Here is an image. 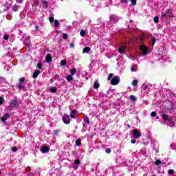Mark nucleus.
<instances>
[{
  "mask_svg": "<svg viewBox=\"0 0 176 176\" xmlns=\"http://www.w3.org/2000/svg\"><path fill=\"white\" fill-rule=\"evenodd\" d=\"M154 23H155L156 24L159 23V16H156L154 17Z\"/></svg>",
  "mask_w": 176,
  "mask_h": 176,
  "instance_id": "23",
  "label": "nucleus"
},
{
  "mask_svg": "<svg viewBox=\"0 0 176 176\" xmlns=\"http://www.w3.org/2000/svg\"><path fill=\"white\" fill-rule=\"evenodd\" d=\"M112 78H113V74H109V77H108V80H111V79H112Z\"/></svg>",
  "mask_w": 176,
  "mask_h": 176,
  "instance_id": "30",
  "label": "nucleus"
},
{
  "mask_svg": "<svg viewBox=\"0 0 176 176\" xmlns=\"http://www.w3.org/2000/svg\"><path fill=\"white\" fill-rule=\"evenodd\" d=\"M168 174H173V173H174V170H173V169H170L169 170H168Z\"/></svg>",
  "mask_w": 176,
  "mask_h": 176,
  "instance_id": "40",
  "label": "nucleus"
},
{
  "mask_svg": "<svg viewBox=\"0 0 176 176\" xmlns=\"http://www.w3.org/2000/svg\"><path fill=\"white\" fill-rule=\"evenodd\" d=\"M36 68H38V69H42V64L38 63L36 65Z\"/></svg>",
  "mask_w": 176,
  "mask_h": 176,
  "instance_id": "27",
  "label": "nucleus"
},
{
  "mask_svg": "<svg viewBox=\"0 0 176 176\" xmlns=\"http://www.w3.org/2000/svg\"><path fill=\"white\" fill-rule=\"evenodd\" d=\"M162 119L164 120H168V116H167L166 114L164 113L162 115Z\"/></svg>",
  "mask_w": 176,
  "mask_h": 176,
  "instance_id": "20",
  "label": "nucleus"
},
{
  "mask_svg": "<svg viewBox=\"0 0 176 176\" xmlns=\"http://www.w3.org/2000/svg\"><path fill=\"white\" fill-rule=\"evenodd\" d=\"M166 14H168V13H170V10H166Z\"/></svg>",
  "mask_w": 176,
  "mask_h": 176,
  "instance_id": "51",
  "label": "nucleus"
},
{
  "mask_svg": "<svg viewBox=\"0 0 176 176\" xmlns=\"http://www.w3.org/2000/svg\"><path fill=\"white\" fill-rule=\"evenodd\" d=\"M79 163H80V160H74V164H79Z\"/></svg>",
  "mask_w": 176,
  "mask_h": 176,
  "instance_id": "35",
  "label": "nucleus"
},
{
  "mask_svg": "<svg viewBox=\"0 0 176 176\" xmlns=\"http://www.w3.org/2000/svg\"><path fill=\"white\" fill-rule=\"evenodd\" d=\"M118 52L120 53V54L124 53L126 52V47L121 46L118 48Z\"/></svg>",
  "mask_w": 176,
  "mask_h": 176,
  "instance_id": "8",
  "label": "nucleus"
},
{
  "mask_svg": "<svg viewBox=\"0 0 176 176\" xmlns=\"http://www.w3.org/2000/svg\"><path fill=\"white\" fill-rule=\"evenodd\" d=\"M4 39H5L6 41H8V39H9V36L5 35V36H4Z\"/></svg>",
  "mask_w": 176,
  "mask_h": 176,
  "instance_id": "47",
  "label": "nucleus"
},
{
  "mask_svg": "<svg viewBox=\"0 0 176 176\" xmlns=\"http://www.w3.org/2000/svg\"><path fill=\"white\" fill-rule=\"evenodd\" d=\"M76 145H77V146H80V140H77L76 142Z\"/></svg>",
  "mask_w": 176,
  "mask_h": 176,
  "instance_id": "32",
  "label": "nucleus"
},
{
  "mask_svg": "<svg viewBox=\"0 0 176 176\" xmlns=\"http://www.w3.org/2000/svg\"><path fill=\"white\" fill-rule=\"evenodd\" d=\"M111 149L110 148H106V153H110Z\"/></svg>",
  "mask_w": 176,
  "mask_h": 176,
  "instance_id": "42",
  "label": "nucleus"
},
{
  "mask_svg": "<svg viewBox=\"0 0 176 176\" xmlns=\"http://www.w3.org/2000/svg\"><path fill=\"white\" fill-rule=\"evenodd\" d=\"M54 135H58V131H54Z\"/></svg>",
  "mask_w": 176,
  "mask_h": 176,
  "instance_id": "41",
  "label": "nucleus"
},
{
  "mask_svg": "<svg viewBox=\"0 0 176 176\" xmlns=\"http://www.w3.org/2000/svg\"><path fill=\"white\" fill-rule=\"evenodd\" d=\"M67 82H72V80H74V77H72V76H68L67 78Z\"/></svg>",
  "mask_w": 176,
  "mask_h": 176,
  "instance_id": "17",
  "label": "nucleus"
},
{
  "mask_svg": "<svg viewBox=\"0 0 176 176\" xmlns=\"http://www.w3.org/2000/svg\"><path fill=\"white\" fill-rule=\"evenodd\" d=\"M94 87V89H98V87H100V83H98V81H95Z\"/></svg>",
  "mask_w": 176,
  "mask_h": 176,
  "instance_id": "13",
  "label": "nucleus"
},
{
  "mask_svg": "<svg viewBox=\"0 0 176 176\" xmlns=\"http://www.w3.org/2000/svg\"><path fill=\"white\" fill-rule=\"evenodd\" d=\"M151 116L153 117V118H155V116H156V113L155 111H153L151 114Z\"/></svg>",
  "mask_w": 176,
  "mask_h": 176,
  "instance_id": "38",
  "label": "nucleus"
},
{
  "mask_svg": "<svg viewBox=\"0 0 176 176\" xmlns=\"http://www.w3.org/2000/svg\"><path fill=\"white\" fill-rule=\"evenodd\" d=\"M128 128L130 129V125H128Z\"/></svg>",
  "mask_w": 176,
  "mask_h": 176,
  "instance_id": "54",
  "label": "nucleus"
},
{
  "mask_svg": "<svg viewBox=\"0 0 176 176\" xmlns=\"http://www.w3.org/2000/svg\"><path fill=\"white\" fill-rule=\"evenodd\" d=\"M20 8V6L17 5V4H15L12 9L14 10V12H17V10H19V8Z\"/></svg>",
  "mask_w": 176,
  "mask_h": 176,
  "instance_id": "12",
  "label": "nucleus"
},
{
  "mask_svg": "<svg viewBox=\"0 0 176 176\" xmlns=\"http://www.w3.org/2000/svg\"><path fill=\"white\" fill-rule=\"evenodd\" d=\"M76 74V69H71V75L72 76H74Z\"/></svg>",
  "mask_w": 176,
  "mask_h": 176,
  "instance_id": "19",
  "label": "nucleus"
},
{
  "mask_svg": "<svg viewBox=\"0 0 176 176\" xmlns=\"http://www.w3.org/2000/svg\"><path fill=\"white\" fill-rule=\"evenodd\" d=\"M136 67H137L136 65L132 66V67H131V72H135L137 71V69H135Z\"/></svg>",
  "mask_w": 176,
  "mask_h": 176,
  "instance_id": "26",
  "label": "nucleus"
},
{
  "mask_svg": "<svg viewBox=\"0 0 176 176\" xmlns=\"http://www.w3.org/2000/svg\"><path fill=\"white\" fill-rule=\"evenodd\" d=\"M12 152H17V147H16V146L12 147Z\"/></svg>",
  "mask_w": 176,
  "mask_h": 176,
  "instance_id": "33",
  "label": "nucleus"
},
{
  "mask_svg": "<svg viewBox=\"0 0 176 176\" xmlns=\"http://www.w3.org/2000/svg\"><path fill=\"white\" fill-rule=\"evenodd\" d=\"M85 122H86V123H87L88 124H90V120H89L88 118H85Z\"/></svg>",
  "mask_w": 176,
  "mask_h": 176,
  "instance_id": "39",
  "label": "nucleus"
},
{
  "mask_svg": "<svg viewBox=\"0 0 176 176\" xmlns=\"http://www.w3.org/2000/svg\"><path fill=\"white\" fill-rule=\"evenodd\" d=\"M9 118H10V115L4 114L3 116V117H1V122H3V123H5V122H6V120H8V119H9Z\"/></svg>",
  "mask_w": 176,
  "mask_h": 176,
  "instance_id": "5",
  "label": "nucleus"
},
{
  "mask_svg": "<svg viewBox=\"0 0 176 176\" xmlns=\"http://www.w3.org/2000/svg\"><path fill=\"white\" fill-rule=\"evenodd\" d=\"M39 74H41V71L39 70H36L34 73H33V78L35 79L36 78H38V75H39Z\"/></svg>",
  "mask_w": 176,
  "mask_h": 176,
  "instance_id": "10",
  "label": "nucleus"
},
{
  "mask_svg": "<svg viewBox=\"0 0 176 176\" xmlns=\"http://www.w3.org/2000/svg\"><path fill=\"white\" fill-rule=\"evenodd\" d=\"M54 27H58V25H60V22L57 19H55L54 21Z\"/></svg>",
  "mask_w": 176,
  "mask_h": 176,
  "instance_id": "14",
  "label": "nucleus"
},
{
  "mask_svg": "<svg viewBox=\"0 0 176 176\" xmlns=\"http://www.w3.org/2000/svg\"><path fill=\"white\" fill-rule=\"evenodd\" d=\"M120 82V78L119 77V76H114L111 80V84L113 86H116V85H119Z\"/></svg>",
  "mask_w": 176,
  "mask_h": 176,
  "instance_id": "1",
  "label": "nucleus"
},
{
  "mask_svg": "<svg viewBox=\"0 0 176 176\" xmlns=\"http://www.w3.org/2000/svg\"><path fill=\"white\" fill-rule=\"evenodd\" d=\"M140 49L144 56H146V54H148V48L146 47V46L140 45Z\"/></svg>",
  "mask_w": 176,
  "mask_h": 176,
  "instance_id": "3",
  "label": "nucleus"
},
{
  "mask_svg": "<svg viewBox=\"0 0 176 176\" xmlns=\"http://www.w3.org/2000/svg\"><path fill=\"white\" fill-rule=\"evenodd\" d=\"M21 103V102L19 101L17 98H15L11 101L10 105V107H17V104Z\"/></svg>",
  "mask_w": 176,
  "mask_h": 176,
  "instance_id": "4",
  "label": "nucleus"
},
{
  "mask_svg": "<svg viewBox=\"0 0 176 176\" xmlns=\"http://www.w3.org/2000/svg\"><path fill=\"white\" fill-rule=\"evenodd\" d=\"M156 42V39L155 38H153V45H155V43Z\"/></svg>",
  "mask_w": 176,
  "mask_h": 176,
  "instance_id": "50",
  "label": "nucleus"
},
{
  "mask_svg": "<svg viewBox=\"0 0 176 176\" xmlns=\"http://www.w3.org/2000/svg\"><path fill=\"white\" fill-rule=\"evenodd\" d=\"M53 21H54V17L53 16L50 17V22L53 23Z\"/></svg>",
  "mask_w": 176,
  "mask_h": 176,
  "instance_id": "36",
  "label": "nucleus"
},
{
  "mask_svg": "<svg viewBox=\"0 0 176 176\" xmlns=\"http://www.w3.org/2000/svg\"><path fill=\"white\" fill-rule=\"evenodd\" d=\"M16 2L17 3H23V0H16Z\"/></svg>",
  "mask_w": 176,
  "mask_h": 176,
  "instance_id": "43",
  "label": "nucleus"
},
{
  "mask_svg": "<svg viewBox=\"0 0 176 176\" xmlns=\"http://www.w3.org/2000/svg\"><path fill=\"white\" fill-rule=\"evenodd\" d=\"M90 52V47H87L83 49V53H89Z\"/></svg>",
  "mask_w": 176,
  "mask_h": 176,
  "instance_id": "15",
  "label": "nucleus"
},
{
  "mask_svg": "<svg viewBox=\"0 0 176 176\" xmlns=\"http://www.w3.org/2000/svg\"><path fill=\"white\" fill-rule=\"evenodd\" d=\"M50 91H51V93H56L57 91V88L52 87V88H50Z\"/></svg>",
  "mask_w": 176,
  "mask_h": 176,
  "instance_id": "18",
  "label": "nucleus"
},
{
  "mask_svg": "<svg viewBox=\"0 0 176 176\" xmlns=\"http://www.w3.org/2000/svg\"><path fill=\"white\" fill-rule=\"evenodd\" d=\"M67 65V60H62L60 61V65H62L63 67H64V65Z\"/></svg>",
  "mask_w": 176,
  "mask_h": 176,
  "instance_id": "22",
  "label": "nucleus"
},
{
  "mask_svg": "<svg viewBox=\"0 0 176 176\" xmlns=\"http://www.w3.org/2000/svg\"><path fill=\"white\" fill-rule=\"evenodd\" d=\"M162 16V17H167V16H168V14L166 13H164Z\"/></svg>",
  "mask_w": 176,
  "mask_h": 176,
  "instance_id": "45",
  "label": "nucleus"
},
{
  "mask_svg": "<svg viewBox=\"0 0 176 176\" xmlns=\"http://www.w3.org/2000/svg\"><path fill=\"white\" fill-rule=\"evenodd\" d=\"M52 55L50 54H47L45 56V61L46 63H51L52 62Z\"/></svg>",
  "mask_w": 176,
  "mask_h": 176,
  "instance_id": "7",
  "label": "nucleus"
},
{
  "mask_svg": "<svg viewBox=\"0 0 176 176\" xmlns=\"http://www.w3.org/2000/svg\"><path fill=\"white\" fill-rule=\"evenodd\" d=\"M159 164H162V162L160 160L155 161V165L159 166Z\"/></svg>",
  "mask_w": 176,
  "mask_h": 176,
  "instance_id": "28",
  "label": "nucleus"
},
{
  "mask_svg": "<svg viewBox=\"0 0 176 176\" xmlns=\"http://www.w3.org/2000/svg\"><path fill=\"white\" fill-rule=\"evenodd\" d=\"M28 176H34V174L30 173Z\"/></svg>",
  "mask_w": 176,
  "mask_h": 176,
  "instance_id": "53",
  "label": "nucleus"
},
{
  "mask_svg": "<svg viewBox=\"0 0 176 176\" xmlns=\"http://www.w3.org/2000/svg\"><path fill=\"white\" fill-rule=\"evenodd\" d=\"M3 101H4L3 98L0 97V104H3Z\"/></svg>",
  "mask_w": 176,
  "mask_h": 176,
  "instance_id": "37",
  "label": "nucleus"
},
{
  "mask_svg": "<svg viewBox=\"0 0 176 176\" xmlns=\"http://www.w3.org/2000/svg\"><path fill=\"white\" fill-rule=\"evenodd\" d=\"M62 120L65 124H69V123H71V118H69V116L67 114L63 115Z\"/></svg>",
  "mask_w": 176,
  "mask_h": 176,
  "instance_id": "2",
  "label": "nucleus"
},
{
  "mask_svg": "<svg viewBox=\"0 0 176 176\" xmlns=\"http://www.w3.org/2000/svg\"><path fill=\"white\" fill-rule=\"evenodd\" d=\"M157 119H159V117H157Z\"/></svg>",
  "mask_w": 176,
  "mask_h": 176,
  "instance_id": "56",
  "label": "nucleus"
},
{
  "mask_svg": "<svg viewBox=\"0 0 176 176\" xmlns=\"http://www.w3.org/2000/svg\"><path fill=\"white\" fill-rule=\"evenodd\" d=\"M43 8L44 9H47V8H49V3H47V1H44L43 2Z\"/></svg>",
  "mask_w": 176,
  "mask_h": 176,
  "instance_id": "11",
  "label": "nucleus"
},
{
  "mask_svg": "<svg viewBox=\"0 0 176 176\" xmlns=\"http://www.w3.org/2000/svg\"><path fill=\"white\" fill-rule=\"evenodd\" d=\"M137 85H138V80H134L132 82V85H133V86H137Z\"/></svg>",
  "mask_w": 176,
  "mask_h": 176,
  "instance_id": "24",
  "label": "nucleus"
},
{
  "mask_svg": "<svg viewBox=\"0 0 176 176\" xmlns=\"http://www.w3.org/2000/svg\"><path fill=\"white\" fill-rule=\"evenodd\" d=\"M122 3H127V0H121Z\"/></svg>",
  "mask_w": 176,
  "mask_h": 176,
  "instance_id": "44",
  "label": "nucleus"
},
{
  "mask_svg": "<svg viewBox=\"0 0 176 176\" xmlns=\"http://www.w3.org/2000/svg\"><path fill=\"white\" fill-rule=\"evenodd\" d=\"M133 137L135 138H137L141 135V133H140V132H138V130L137 129H133Z\"/></svg>",
  "mask_w": 176,
  "mask_h": 176,
  "instance_id": "6",
  "label": "nucleus"
},
{
  "mask_svg": "<svg viewBox=\"0 0 176 176\" xmlns=\"http://www.w3.org/2000/svg\"><path fill=\"white\" fill-rule=\"evenodd\" d=\"M131 144H135V140H132L131 141Z\"/></svg>",
  "mask_w": 176,
  "mask_h": 176,
  "instance_id": "49",
  "label": "nucleus"
},
{
  "mask_svg": "<svg viewBox=\"0 0 176 176\" xmlns=\"http://www.w3.org/2000/svg\"><path fill=\"white\" fill-rule=\"evenodd\" d=\"M41 152L42 153H47L49 152V148L47 146H43L41 148Z\"/></svg>",
  "mask_w": 176,
  "mask_h": 176,
  "instance_id": "9",
  "label": "nucleus"
},
{
  "mask_svg": "<svg viewBox=\"0 0 176 176\" xmlns=\"http://www.w3.org/2000/svg\"><path fill=\"white\" fill-rule=\"evenodd\" d=\"M0 174H1V171H0Z\"/></svg>",
  "mask_w": 176,
  "mask_h": 176,
  "instance_id": "57",
  "label": "nucleus"
},
{
  "mask_svg": "<svg viewBox=\"0 0 176 176\" xmlns=\"http://www.w3.org/2000/svg\"><path fill=\"white\" fill-rule=\"evenodd\" d=\"M132 2L133 6H135L137 5V0H131Z\"/></svg>",
  "mask_w": 176,
  "mask_h": 176,
  "instance_id": "29",
  "label": "nucleus"
},
{
  "mask_svg": "<svg viewBox=\"0 0 176 176\" xmlns=\"http://www.w3.org/2000/svg\"><path fill=\"white\" fill-rule=\"evenodd\" d=\"M70 116H71V118H75V115H74V114H72Z\"/></svg>",
  "mask_w": 176,
  "mask_h": 176,
  "instance_id": "52",
  "label": "nucleus"
},
{
  "mask_svg": "<svg viewBox=\"0 0 176 176\" xmlns=\"http://www.w3.org/2000/svg\"><path fill=\"white\" fill-rule=\"evenodd\" d=\"M63 39H68V35L65 33L63 34Z\"/></svg>",
  "mask_w": 176,
  "mask_h": 176,
  "instance_id": "34",
  "label": "nucleus"
},
{
  "mask_svg": "<svg viewBox=\"0 0 176 176\" xmlns=\"http://www.w3.org/2000/svg\"><path fill=\"white\" fill-rule=\"evenodd\" d=\"M74 113H76V111L75 110L72 111V114L74 115Z\"/></svg>",
  "mask_w": 176,
  "mask_h": 176,
  "instance_id": "48",
  "label": "nucleus"
},
{
  "mask_svg": "<svg viewBox=\"0 0 176 176\" xmlns=\"http://www.w3.org/2000/svg\"><path fill=\"white\" fill-rule=\"evenodd\" d=\"M129 98L131 101H137V98H135V96H134L133 95H131L129 96Z\"/></svg>",
  "mask_w": 176,
  "mask_h": 176,
  "instance_id": "16",
  "label": "nucleus"
},
{
  "mask_svg": "<svg viewBox=\"0 0 176 176\" xmlns=\"http://www.w3.org/2000/svg\"><path fill=\"white\" fill-rule=\"evenodd\" d=\"M18 89L19 90H22L23 89H24V86H23L21 84H19L18 86Z\"/></svg>",
  "mask_w": 176,
  "mask_h": 176,
  "instance_id": "31",
  "label": "nucleus"
},
{
  "mask_svg": "<svg viewBox=\"0 0 176 176\" xmlns=\"http://www.w3.org/2000/svg\"><path fill=\"white\" fill-rule=\"evenodd\" d=\"M80 35H81V36H85V35H86V31L81 30L80 32Z\"/></svg>",
  "mask_w": 176,
  "mask_h": 176,
  "instance_id": "25",
  "label": "nucleus"
},
{
  "mask_svg": "<svg viewBox=\"0 0 176 176\" xmlns=\"http://www.w3.org/2000/svg\"><path fill=\"white\" fill-rule=\"evenodd\" d=\"M24 82H25V78L23 77L19 79V84L21 85L22 83H24Z\"/></svg>",
  "mask_w": 176,
  "mask_h": 176,
  "instance_id": "21",
  "label": "nucleus"
},
{
  "mask_svg": "<svg viewBox=\"0 0 176 176\" xmlns=\"http://www.w3.org/2000/svg\"><path fill=\"white\" fill-rule=\"evenodd\" d=\"M69 45H70V47H74L75 44H74V43H71L69 44Z\"/></svg>",
  "mask_w": 176,
  "mask_h": 176,
  "instance_id": "46",
  "label": "nucleus"
},
{
  "mask_svg": "<svg viewBox=\"0 0 176 176\" xmlns=\"http://www.w3.org/2000/svg\"><path fill=\"white\" fill-rule=\"evenodd\" d=\"M36 28H38V26H36Z\"/></svg>",
  "mask_w": 176,
  "mask_h": 176,
  "instance_id": "55",
  "label": "nucleus"
}]
</instances>
